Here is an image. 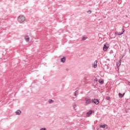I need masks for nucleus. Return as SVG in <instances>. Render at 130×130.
<instances>
[{"label": "nucleus", "instance_id": "nucleus-1", "mask_svg": "<svg viewBox=\"0 0 130 130\" xmlns=\"http://www.w3.org/2000/svg\"><path fill=\"white\" fill-rule=\"evenodd\" d=\"M18 20L19 23H23L25 21V16L23 15H20L18 17Z\"/></svg>", "mask_w": 130, "mask_h": 130}, {"label": "nucleus", "instance_id": "nucleus-2", "mask_svg": "<svg viewBox=\"0 0 130 130\" xmlns=\"http://www.w3.org/2000/svg\"><path fill=\"white\" fill-rule=\"evenodd\" d=\"M85 105H89L91 102L92 100L90 98H85Z\"/></svg>", "mask_w": 130, "mask_h": 130}, {"label": "nucleus", "instance_id": "nucleus-3", "mask_svg": "<svg viewBox=\"0 0 130 130\" xmlns=\"http://www.w3.org/2000/svg\"><path fill=\"white\" fill-rule=\"evenodd\" d=\"M123 33H124V28L122 29V31L121 32L118 31H116L115 32V35H116V36H119L120 35H122Z\"/></svg>", "mask_w": 130, "mask_h": 130}, {"label": "nucleus", "instance_id": "nucleus-4", "mask_svg": "<svg viewBox=\"0 0 130 130\" xmlns=\"http://www.w3.org/2000/svg\"><path fill=\"white\" fill-rule=\"evenodd\" d=\"M108 47H109V44H105L104 45V47H103V50L104 51H107V49H108Z\"/></svg>", "mask_w": 130, "mask_h": 130}, {"label": "nucleus", "instance_id": "nucleus-5", "mask_svg": "<svg viewBox=\"0 0 130 130\" xmlns=\"http://www.w3.org/2000/svg\"><path fill=\"white\" fill-rule=\"evenodd\" d=\"M100 127H101L102 128H108V126L107 124H104L103 125H100Z\"/></svg>", "mask_w": 130, "mask_h": 130}, {"label": "nucleus", "instance_id": "nucleus-6", "mask_svg": "<svg viewBox=\"0 0 130 130\" xmlns=\"http://www.w3.org/2000/svg\"><path fill=\"white\" fill-rule=\"evenodd\" d=\"M97 60L94 61L93 63H92V68H94V69H95V68H97Z\"/></svg>", "mask_w": 130, "mask_h": 130}, {"label": "nucleus", "instance_id": "nucleus-7", "mask_svg": "<svg viewBox=\"0 0 130 130\" xmlns=\"http://www.w3.org/2000/svg\"><path fill=\"white\" fill-rule=\"evenodd\" d=\"M24 39L26 42H29V41H30V38L28 36H26L24 37Z\"/></svg>", "mask_w": 130, "mask_h": 130}, {"label": "nucleus", "instance_id": "nucleus-8", "mask_svg": "<svg viewBox=\"0 0 130 130\" xmlns=\"http://www.w3.org/2000/svg\"><path fill=\"white\" fill-rule=\"evenodd\" d=\"M92 102L93 103H94V104H96V105H98V99L92 100Z\"/></svg>", "mask_w": 130, "mask_h": 130}, {"label": "nucleus", "instance_id": "nucleus-9", "mask_svg": "<svg viewBox=\"0 0 130 130\" xmlns=\"http://www.w3.org/2000/svg\"><path fill=\"white\" fill-rule=\"evenodd\" d=\"M92 113H93V111H89L88 112L86 113V116H90Z\"/></svg>", "mask_w": 130, "mask_h": 130}, {"label": "nucleus", "instance_id": "nucleus-10", "mask_svg": "<svg viewBox=\"0 0 130 130\" xmlns=\"http://www.w3.org/2000/svg\"><path fill=\"white\" fill-rule=\"evenodd\" d=\"M99 83H100L101 85H103V84H104V80H103V79H100L99 80Z\"/></svg>", "mask_w": 130, "mask_h": 130}, {"label": "nucleus", "instance_id": "nucleus-11", "mask_svg": "<svg viewBox=\"0 0 130 130\" xmlns=\"http://www.w3.org/2000/svg\"><path fill=\"white\" fill-rule=\"evenodd\" d=\"M21 110H18L16 111V115H20V114H21Z\"/></svg>", "mask_w": 130, "mask_h": 130}, {"label": "nucleus", "instance_id": "nucleus-12", "mask_svg": "<svg viewBox=\"0 0 130 130\" xmlns=\"http://www.w3.org/2000/svg\"><path fill=\"white\" fill-rule=\"evenodd\" d=\"M61 62H62L64 63V62H66V57H63L62 58H61Z\"/></svg>", "mask_w": 130, "mask_h": 130}, {"label": "nucleus", "instance_id": "nucleus-13", "mask_svg": "<svg viewBox=\"0 0 130 130\" xmlns=\"http://www.w3.org/2000/svg\"><path fill=\"white\" fill-rule=\"evenodd\" d=\"M119 98H122L123 97V95H124V93L122 94L121 93H119L118 94Z\"/></svg>", "mask_w": 130, "mask_h": 130}, {"label": "nucleus", "instance_id": "nucleus-14", "mask_svg": "<svg viewBox=\"0 0 130 130\" xmlns=\"http://www.w3.org/2000/svg\"><path fill=\"white\" fill-rule=\"evenodd\" d=\"M74 95L76 97H77V96H78V95H79V91H78V90L75 91V92L74 93Z\"/></svg>", "mask_w": 130, "mask_h": 130}, {"label": "nucleus", "instance_id": "nucleus-15", "mask_svg": "<svg viewBox=\"0 0 130 130\" xmlns=\"http://www.w3.org/2000/svg\"><path fill=\"white\" fill-rule=\"evenodd\" d=\"M120 61H121V60H120L119 61H118V62H117V67H119V66H120V64H121V63Z\"/></svg>", "mask_w": 130, "mask_h": 130}, {"label": "nucleus", "instance_id": "nucleus-16", "mask_svg": "<svg viewBox=\"0 0 130 130\" xmlns=\"http://www.w3.org/2000/svg\"><path fill=\"white\" fill-rule=\"evenodd\" d=\"M48 102H49V103L50 104H51V103H53L54 101L52 100H51V99H50V100H49Z\"/></svg>", "mask_w": 130, "mask_h": 130}, {"label": "nucleus", "instance_id": "nucleus-17", "mask_svg": "<svg viewBox=\"0 0 130 130\" xmlns=\"http://www.w3.org/2000/svg\"><path fill=\"white\" fill-rule=\"evenodd\" d=\"M73 107L74 109H76V108L77 107V105L76 104H74Z\"/></svg>", "mask_w": 130, "mask_h": 130}, {"label": "nucleus", "instance_id": "nucleus-18", "mask_svg": "<svg viewBox=\"0 0 130 130\" xmlns=\"http://www.w3.org/2000/svg\"><path fill=\"white\" fill-rule=\"evenodd\" d=\"M87 38H88L87 37H82V40H86V39H87Z\"/></svg>", "mask_w": 130, "mask_h": 130}, {"label": "nucleus", "instance_id": "nucleus-19", "mask_svg": "<svg viewBox=\"0 0 130 130\" xmlns=\"http://www.w3.org/2000/svg\"><path fill=\"white\" fill-rule=\"evenodd\" d=\"M40 130H47L45 127H42L40 129Z\"/></svg>", "mask_w": 130, "mask_h": 130}, {"label": "nucleus", "instance_id": "nucleus-20", "mask_svg": "<svg viewBox=\"0 0 130 130\" xmlns=\"http://www.w3.org/2000/svg\"><path fill=\"white\" fill-rule=\"evenodd\" d=\"M106 100H110V97L109 96H107L106 98Z\"/></svg>", "mask_w": 130, "mask_h": 130}, {"label": "nucleus", "instance_id": "nucleus-21", "mask_svg": "<svg viewBox=\"0 0 130 130\" xmlns=\"http://www.w3.org/2000/svg\"><path fill=\"white\" fill-rule=\"evenodd\" d=\"M87 13H88V14H91V13H92V11H91V10H89L87 11Z\"/></svg>", "mask_w": 130, "mask_h": 130}, {"label": "nucleus", "instance_id": "nucleus-22", "mask_svg": "<svg viewBox=\"0 0 130 130\" xmlns=\"http://www.w3.org/2000/svg\"><path fill=\"white\" fill-rule=\"evenodd\" d=\"M95 83H97V78H95Z\"/></svg>", "mask_w": 130, "mask_h": 130}, {"label": "nucleus", "instance_id": "nucleus-23", "mask_svg": "<svg viewBox=\"0 0 130 130\" xmlns=\"http://www.w3.org/2000/svg\"><path fill=\"white\" fill-rule=\"evenodd\" d=\"M72 99H73V100H74V99H75V97H73Z\"/></svg>", "mask_w": 130, "mask_h": 130}, {"label": "nucleus", "instance_id": "nucleus-24", "mask_svg": "<svg viewBox=\"0 0 130 130\" xmlns=\"http://www.w3.org/2000/svg\"><path fill=\"white\" fill-rule=\"evenodd\" d=\"M98 104H99V101H98Z\"/></svg>", "mask_w": 130, "mask_h": 130}]
</instances>
